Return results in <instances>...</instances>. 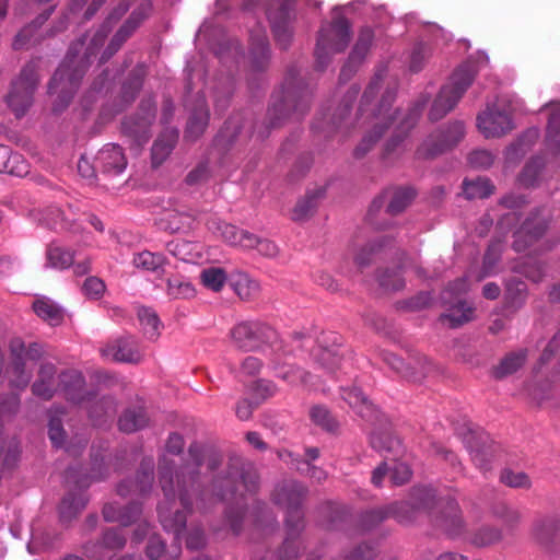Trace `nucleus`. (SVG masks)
I'll use <instances>...</instances> for the list:
<instances>
[{
  "label": "nucleus",
  "instance_id": "obj_37",
  "mask_svg": "<svg viewBox=\"0 0 560 560\" xmlns=\"http://www.w3.org/2000/svg\"><path fill=\"white\" fill-rule=\"evenodd\" d=\"M494 186L488 178L477 177L463 182V192L467 199H482L493 194Z\"/></svg>",
  "mask_w": 560,
  "mask_h": 560
},
{
  "label": "nucleus",
  "instance_id": "obj_36",
  "mask_svg": "<svg viewBox=\"0 0 560 560\" xmlns=\"http://www.w3.org/2000/svg\"><path fill=\"white\" fill-rule=\"evenodd\" d=\"M384 246L383 236L377 237L375 241L368 242L354 255V262L359 268H365L376 261L381 256Z\"/></svg>",
  "mask_w": 560,
  "mask_h": 560
},
{
  "label": "nucleus",
  "instance_id": "obj_29",
  "mask_svg": "<svg viewBox=\"0 0 560 560\" xmlns=\"http://www.w3.org/2000/svg\"><path fill=\"white\" fill-rule=\"evenodd\" d=\"M33 310L38 317L50 326H58L63 322V310L50 299L40 298L35 300Z\"/></svg>",
  "mask_w": 560,
  "mask_h": 560
},
{
  "label": "nucleus",
  "instance_id": "obj_44",
  "mask_svg": "<svg viewBox=\"0 0 560 560\" xmlns=\"http://www.w3.org/2000/svg\"><path fill=\"white\" fill-rule=\"evenodd\" d=\"M385 222V198L383 195L375 197L370 203L365 223L373 230L382 231Z\"/></svg>",
  "mask_w": 560,
  "mask_h": 560
},
{
  "label": "nucleus",
  "instance_id": "obj_23",
  "mask_svg": "<svg viewBox=\"0 0 560 560\" xmlns=\"http://www.w3.org/2000/svg\"><path fill=\"white\" fill-rule=\"evenodd\" d=\"M339 340L340 337L332 334L330 337L325 338L323 340V342L331 341V348L320 343L313 352L315 362L330 374H334L336 372V370L340 366L342 361V354L337 348Z\"/></svg>",
  "mask_w": 560,
  "mask_h": 560
},
{
  "label": "nucleus",
  "instance_id": "obj_50",
  "mask_svg": "<svg viewBox=\"0 0 560 560\" xmlns=\"http://www.w3.org/2000/svg\"><path fill=\"white\" fill-rule=\"evenodd\" d=\"M52 12V8L45 11L43 14H40L33 23L32 25H28L21 30L14 37V40L12 43V46L15 50L26 48L28 44L31 43V39L33 37V32L35 28L39 27Z\"/></svg>",
  "mask_w": 560,
  "mask_h": 560
},
{
  "label": "nucleus",
  "instance_id": "obj_46",
  "mask_svg": "<svg viewBox=\"0 0 560 560\" xmlns=\"http://www.w3.org/2000/svg\"><path fill=\"white\" fill-rule=\"evenodd\" d=\"M234 292L242 300H250L259 292V283L246 273L237 275L231 283Z\"/></svg>",
  "mask_w": 560,
  "mask_h": 560
},
{
  "label": "nucleus",
  "instance_id": "obj_59",
  "mask_svg": "<svg viewBox=\"0 0 560 560\" xmlns=\"http://www.w3.org/2000/svg\"><path fill=\"white\" fill-rule=\"evenodd\" d=\"M4 173L22 177L28 173V164L21 154L11 151L8 170Z\"/></svg>",
  "mask_w": 560,
  "mask_h": 560
},
{
  "label": "nucleus",
  "instance_id": "obj_41",
  "mask_svg": "<svg viewBox=\"0 0 560 560\" xmlns=\"http://www.w3.org/2000/svg\"><path fill=\"white\" fill-rule=\"evenodd\" d=\"M119 429L131 433L144 428L148 424V416L143 408L127 410L119 419Z\"/></svg>",
  "mask_w": 560,
  "mask_h": 560
},
{
  "label": "nucleus",
  "instance_id": "obj_39",
  "mask_svg": "<svg viewBox=\"0 0 560 560\" xmlns=\"http://www.w3.org/2000/svg\"><path fill=\"white\" fill-rule=\"evenodd\" d=\"M208 109L206 108L203 101H200L198 107L189 117L186 129V137L190 138L191 140L200 137L208 125Z\"/></svg>",
  "mask_w": 560,
  "mask_h": 560
},
{
  "label": "nucleus",
  "instance_id": "obj_42",
  "mask_svg": "<svg viewBox=\"0 0 560 560\" xmlns=\"http://www.w3.org/2000/svg\"><path fill=\"white\" fill-rule=\"evenodd\" d=\"M546 147L560 159V110L550 114L546 133Z\"/></svg>",
  "mask_w": 560,
  "mask_h": 560
},
{
  "label": "nucleus",
  "instance_id": "obj_54",
  "mask_svg": "<svg viewBox=\"0 0 560 560\" xmlns=\"http://www.w3.org/2000/svg\"><path fill=\"white\" fill-rule=\"evenodd\" d=\"M195 293V288L189 281L177 277L167 280V294L172 299H190Z\"/></svg>",
  "mask_w": 560,
  "mask_h": 560
},
{
  "label": "nucleus",
  "instance_id": "obj_47",
  "mask_svg": "<svg viewBox=\"0 0 560 560\" xmlns=\"http://www.w3.org/2000/svg\"><path fill=\"white\" fill-rule=\"evenodd\" d=\"M226 272L220 267H208L202 269L200 272V281L202 285L213 292L221 291L226 283Z\"/></svg>",
  "mask_w": 560,
  "mask_h": 560
},
{
  "label": "nucleus",
  "instance_id": "obj_5",
  "mask_svg": "<svg viewBox=\"0 0 560 560\" xmlns=\"http://www.w3.org/2000/svg\"><path fill=\"white\" fill-rule=\"evenodd\" d=\"M476 73V67L470 62L460 65L453 72L448 83L442 86L440 93L431 106L429 113L430 120L438 121L442 119L456 106L458 101L475 80Z\"/></svg>",
  "mask_w": 560,
  "mask_h": 560
},
{
  "label": "nucleus",
  "instance_id": "obj_32",
  "mask_svg": "<svg viewBox=\"0 0 560 560\" xmlns=\"http://www.w3.org/2000/svg\"><path fill=\"white\" fill-rule=\"evenodd\" d=\"M416 190L411 186H397L390 191V200L387 203V213L398 214L405 211L416 198Z\"/></svg>",
  "mask_w": 560,
  "mask_h": 560
},
{
  "label": "nucleus",
  "instance_id": "obj_20",
  "mask_svg": "<svg viewBox=\"0 0 560 560\" xmlns=\"http://www.w3.org/2000/svg\"><path fill=\"white\" fill-rule=\"evenodd\" d=\"M101 354L106 360L125 363H138L142 358L135 339L131 337L109 342L101 349Z\"/></svg>",
  "mask_w": 560,
  "mask_h": 560
},
{
  "label": "nucleus",
  "instance_id": "obj_19",
  "mask_svg": "<svg viewBox=\"0 0 560 560\" xmlns=\"http://www.w3.org/2000/svg\"><path fill=\"white\" fill-rule=\"evenodd\" d=\"M197 222V212L182 207L166 210L160 218V228L171 233H187Z\"/></svg>",
  "mask_w": 560,
  "mask_h": 560
},
{
  "label": "nucleus",
  "instance_id": "obj_13",
  "mask_svg": "<svg viewBox=\"0 0 560 560\" xmlns=\"http://www.w3.org/2000/svg\"><path fill=\"white\" fill-rule=\"evenodd\" d=\"M341 398L368 424L375 425L381 421V409L359 387H341Z\"/></svg>",
  "mask_w": 560,
  "mask_h": 560
},
{
  "label": "nucleus",
  "instance_id": "obj_34",
  "mask_svg": "<svg viewBox=\"0 0 560 560\" xmlns=\"http://www.w3.org/2000/svg\"><path fill=\"white\" fill-rule=\"evenodd\" d=\"M492 515L500 520L508 529L516 528L523 520L522 512L504 501L495 502L491 508Z\"/></svg>",
  "mask_w": 560,
  "mask_h": 560
},
{
  "label": "nucleus",
  "instance_id": "obj_64",
  "mask_svg": "<svg viewBox=\"0 0 560 560\" xmlns=\"http://www.w3.org/2000/svg\"><path fill=\"white\" fill-rule=\"evenodd\" d=\"M500 258V244L492 243L489 245L483 257V269L487 275L491 273L495 264Z\"/></svg>",
  "mask_w": 560,
  "mask_h": 560
},
{
  "label": "nucleus",
  "instance_id": "obj_35",
  "mask_svg": "<svg viewBox=\"0 0 560 560\" xmlns=\"http://www.w3.org/2000/svg\"><path fill=\"white\" fill-rule=\"evenodd\" d=\"M469 448L475 465L485 471L490 469V464L495 456L494 443H488L486 440H482L470 445Z\"/></svg>",
  "mask_w": 560,
  "mask_h": 560
},
{
  "label": "nucleus",
  "instance_id": "obj_14",
  "mask_svg": "<svg viewBox=\"0 0 560 560\" xmlns=\"http://www.w3.org/2000/svg\"><path fill=\"white\" fill-rule=\"evenodd\" d=\"M477 127L486 138L502 137L513 129L510 114L505 109H499L495 105L477 117Z\"/></svg>",
  "mask_w": 560,
  "mask_h": 560
},
{
  "label": "nucleus",
  "instance_id": "obj_3",
  "mask_svg": "<svg viewBox=\"0 0 560 560\" xmlns=\"http://www.w3.org/2000/svg\"><path fill=\"white\" fill-rule=\"evenodd\" d=\"M410 504L415 510L429 513L432 524L451 538H457L465 530V523L458 503L453 499H439L434 489L429 487L413 488Z\"/></svg>",
  "mask_w": 560,
  "mask_h": 560
},
{
  "label": "nucleus",
  "instance_id": "obj_24",
  "mask_svg": "<svg viewBox=\"0 0 560 560\" xmlns=\"http://www.w3.org/2000/svg\"><path fill=\"white\" fill-rule=\"evenodd\" d=\"M446 313L441 314L440 322L447 324L451 328H457L474 318V308L463 299H451Z\"/></svg>",
  "mask_w": 560,
  "mask_h": 560
},
{
  "label": "nucleus",
  "instance_id": "obj_26",
  "mask_svg": "<svg viewBox=\"0 0 560 560\" xmlns=\"http://www.w3.org/2000/svg\"><path fill=\"white\" fill-rule=\"evenodd\" d=\"M153 483V463L150 460L143 463L140 471L137 476V481L122 482L118 486V493L121 497H126L130 492H138L139 494H145L151 490Z\"/></svg>",
  "mask_w": 560,
  "mask_h": 560
},
{
  "label": "nucleus",
  "instance_id": "obj_11",
  "mask_svg": "<svg viewBox=\"0 0 560 560\" xmlns=\"http://www.w3.org/2000/svg\"><path fill=\"white\" fill-rule=\"evenodd\" d=\"M272 330L258 322H243L235 325L230 332L234 348L241 351H256L269 339Z\"/></svg>",
  "mask_w": 560,
  "mask_h": 560
},
{
  "label": "nucleus",
  "instance_id": "obj_51",
  "mask_svg": "<svg viewBox=\"0 0 560 560\" xmlns=\"http://www.w3.org/2000/svg\"><path fill=\"white\" fill-rule=\"evenodd\" d=\"M138 318L144 335L150 339L156 338L161 325L156 313L151 308L140 307L138 310Z\"/></svg>",
  "mask_w": 560,
  "mask_h": 560
},
{
  "label": "nucleus",
  "instance_id": "obj_33",
  "mask_svg": "<svg viewBox=\"0 0 560 560\" xmlns=\"http://www.w3.org/2000/svg\"><path fill=\"white\" fill-rule=\"evenodd\" d=\"M503 534L501 528L482 525L472 530L468 537V542L478 548L489 547L502 540Z\"/></svg>",
  "mask_w": 560,
  "mask_h": 560
},
{
  "label": "nucleus",
  "instance_id": "obj_22",
  "mask_svg": "<svg viewBox=\"0 0 560 560\" xmlns=\"http://www.w3.org/2000/svg\"><path fill=\"white\" fill-rule=\"evenodd\" d=\"M95 163L103 173L118 175L125 171L127 159L119 145L109 143L98 151Z\"/></svg>",
  "mask_w": 560,
  "mask_h": 560
},
{
  "label": "nucleus",
  "instance_id": "obj_56",
  "mask_svg": "<svg viewBox=\"0 0 560 560\" xmlns=\"http://www.w3.org/2000/svg\"><path fill=\"white\" fill-rule=\"evenodd\" d=\"M430 55L431 50L428 45L417 43L410 54L409 70L415 73L420 72L424 68Z\"/></svg>",
  "mask_w": 560,
  "mask_h": 560
},
{
  "label": "nucleus",
  "instance_id": "obj_61",
  "mask_svg": "<svg viewBox=\"0 0 560 560\" xmlns=\"http://www.w3.org/2000/svg\"><path fill=\"white\" fill-rule=\"evenodd\" d=\"M82 291L88 298L98 299L105 291V284L97 277H89L82 285Z\"/></svg>",
  "mask_w": 560,
  "mask_h": 560
},
{
  "label": "nucleus",
  "instance_id": "obj_49",
  "mask_svg": "<svg viewBox=\"0 0 560 560\" xmlns=\"http://www.w3.org/2000/svg\"><path fill=\"white\" fill-rule=\"evenodd\" d=\"M387 365L402 377L412 382H421L425 376L423 371H417L410 363H406L401 358L395 354H387Z\"/></svg>",
  "mask_w": 560,
  "mask_h": 560
},
{
  "label": "nucleus",
  "instance_id": "obj_58",
  "mask_svg": "<svg viewBox=\"0 0 560 560\" xmlns=\"http://www.w3.org/2000/svg\"><path fill=\"white\" fill-rule=\"evenodd\" d=\"M468 289L467 280L458 278L442 292L441 301L443 304L451 303V299H460L459 295Z\"/></svg>",
  "mask_w": 560,
  "mask_h": 560
},
{
  "label": "nucleus",
  "instance_id": "obj_2",
  "mask_svg": "<svg viewBox=\"0 0 560 560\" xmlns=\"http://www.w3.org/2000/svg\"><path fill=\"white\" fill-rule=\"evenodd\" d=\"M160 483L164 493V501L158 506L160 522L178 540L186 526L187 512L191 511V497L198 491L197 476L186 469L180 475L174 474L173 466L164 456L160 467Z\"/></svg>",
  "mask_w": 560,
  "mask_h": 560
},
{
  "label": "nucleus",
  "instance_id": "obj_21",
  "mask_svg": "<svg viewBox=\"0 0 560 560\" xmlns=\"http://www.w3.org/2000/svg\"><path fill=\"white\" fill-rule=\"evenodd\" d=\"M208 228L213 233L219 234L226 243L233 246H240L247 249L255 247V244L257 243L256 235L219 220L209 222Z\"/></svg>",
  "mask_w": 560,
  "mask_h": 560
},
{
  "label": "nucleus",
  "instance_id": "obj_7",
  "mask_svg": "<svg viewBox=\"0 0 560 560\" xmlns=\"http://www.w3.org/2000/svg\"><path fill=\"white\" fill-rule=\"evenodd\" d=\"M10 383L13 387L25 388L31 380V372L26 370V363L37 360L40 355V349L36 343L26 348L23 340L14 338L10 342Z\"/></svg>",
  "mask_w": 560,
  "mask_h": 560
},
{
  "label": "nucleus",
  "instance_id": "obj_1",
  "mask_svg": "<svg viewBox=\"0 0 560 560\" xmlns=\"http://www.w3.org/2000/svg\"><path fill=\"white\" fill-rule=\"evenodd\" d=\"M127 10L128 5H124L118 14L114 12L100 28L86 32L71 44L63 62L55 72L48 86L49 93L57 94L60 101V105L56 104L54 110L59 112L69 104L92 58L97 55L110 32L113 20L117 21Z\"/></svg>",
  "mask_w": 560,
  "mask_h": 560
},
{
  "label": "nucleus",
  "instance_id": "obj_25",
  "mask_svg": "<svg viewBox=\"0 0 560 560\" xmlns=\"http://www.w3.org/2000/svg\"><path fill=\"white\" fill-rule=\"evenodd\" d=\"M155 112L152 106L144 110V115L138 119L128 118L122 122L124 132L135 137L138 144L148 142L150 138L149 128L154 120Z\"/></svg>",
  "mask_w": 560,
  "mask_h": 560
},
{
  "label": "nucleus",
  "instance_id": "obj_43",
  "mask_svg": "<svg viewBox=\"0 0 560 560\" xmlns=\"http://www.w3.org/2000/svg\"><path fill=\"white\" fill-rule=\"evenodd\" d=\"M132 264L144 271L156 272L165 264V257L159 253L143 250L133 255Z\"/></svg>",
  "mask_w": 560,
  "mask_h": 560
},
{
  "label": "nucleus",
  "instance_id": "obj_52",
  "mask_svg": "<svg viewBox=\"0 0 560 560\" xmlns=\"http://www.w3.org/2000/svg\"><path fill=\"white\" fill-rule=\"evenodd\" d=\"M310 416L316 425L326 431L335 432L339 427L338 421L324 406H314L310 411Z\"/></svg>",
  "mask_w": 560,
  "mask_h": 560
},
{
  "label": "nucleus",
  "instance_id": "obj_40",
  "mask_svg": "<svg viewBox=\"0 0 560 560\" xmlns=\"http://www.w3.org/2000/svg\"><path fill=\"white\" fill-rule=\"evenodd\" d=\"M47 266L55 269H67L73 264V253L56 244L46 250Z\"/></svg>",
  "mask_w": 560,
  "mask_h": 560
},
{
  "label": "nucleus",
  "instance_id": "obj_16",
  "mask_svg": "<svg viewBox=\"0 0 560 560\" xmlns=\"http://www.w3.org/2000/svg\"><path fill=\"white\" fill-rule=\"evenodd\" d=\"M237 485H242L247 491H254L257 485V476L254 472H244L234 469L225 477H219L213 482V491L220 500L232 498L237 490Z\"/></svg>",
  "mask_w": 560,
  "mask_h": 560
},
{
  "label": "nucleus",
  "instance_id": "obj_10",
  "mask_svg": "<svg viewBox=\"0 0 560 560\" xmlns=\"http://www.w3.org/2000/svg\"><path fill=\"white\" fill-rule=\"evenodd\" d=\"M532 539L550 556L560 553V517L553 514H539L530 525Z\"/></svg>",
  "mask_w": 560,
  "mask_h": 560
},
{
  "label": "nucleus",
  "instance_id": "obj_31",
  "mask_svg": "<svg viewBox=\"0 0 560 560\" xmlns=\"http://www.w3.org/2000/svg\"><path fill=\"white\" fill-rule=\"evenodd\" d=\"M275 375L291 386L303 385L311 388H318L311 375L293 365L272 366Z\"/></svg>",
  "mask_w": 560,
  "mask_h": 560
},
{
  "label": "nucleus",
  "instance_id": "obj_4",
  "mask_svg": "<svg viewBox=\"0 0 560 560\" xmlns=\"http://www.w3.org/2000/svg\"><path fill=\"white\" fill-rule=\"evenodd\" d=\"M83 386L84 378L80 372L70 370L57 375L52 363L43 362L32 385V393L40 399L49 400L60 390L67 400L80 404L83 400Z\"/></svg>",
  "mask_w": 560,
  "mask_h": 560
},
{
  "label": "nucleus",
  "instance_id": "obj_8",
  "mask_svg": "<svg viewBox=\"0 0 560 560\" xmlns=\"http://www.w3.org/2000/svg\"><path fill=\"white\" fill-rule=\"evenodd\" d=\"M38 82L36 66L26 65L13 82L8 95V104L16 117H22L33 103V94Z\"/></svg>",
  "mask_w": 560,
  "mask_h": 560
},
{
  "label": "nucleus",
  "instance_id": "obj_17",
  "mask_svg": "<svg viewBox=\"0 0 560 560\" xmlns=\"http://www.w3.org/2000/svg\"><path fill=\"white\" fill-rule=\"evenodd\" d=\"M547 221L540 213H534L527 218L514 234L513 248L524 252L536 243L545 233Z\"/></svg>",
  "mask_w": 560,
  "mask_h": 560
},
{
  "label": "nucleus",
  "instance_id": "obj_18",
  "mask_svg": "<svg viewBox=\"0 0 560 560\" xmlns=\"http://www.w3.org/2000/svg\"><path fill=\"white\" fill-rule=\"evenodd\" d=\"M149 12L150 5H143L131 13L129 19L121 25V27L112 38L106 49L103 51L101 56L102 62L107 61L114 54H116L121 45L131 36V34L137 30L141 22L148 16Z\"/></svg>",
  "mask_w": 560,
  "mask_h": 560
},
{
  "label": "nucleus",
  "instance_id": "obj_48",
  "mask_svg": "<svg viewBox=\"0 0 560 560\" xmlns=\"http://www.w3.org/2000/svg\"><path fill=\"white\" fill-rule=\"evenodd\" d=\"M322 196V192L307 194L304 198L300 199L292 210L293 221H305L307 220L317 208V199Z\"/></svg>",
  "mask_w": 560,
  "mask_h": 560
},
{
  "label": "nucleus",
  "instance_id": "obj_53",
  "mask_svg": "<svg viewBox=\"0 0 560 560\" xmlns=\"http://www.w3.org/2000/svg\"><path fill=\"white\" fill-rule=\"evenodd\" d=\"M544 165H545V160L540 156H536V158H533L532 160H529L525 164L522 173L520 174L518 179H520L521 184L526 187L534 186L538 179V176H539L540 171L542 170Z\"/></svg>",
  "mask_w": 560,
  "mask_h": 560
},
{
  "label": "nucleus",
  "instance_id": "obj_30",
  "mask_svg": "<svg viewBox=\"0 0 560 560\" xmlns=\"http://www.w3.org/2000/svg\"><path fill=\"white\" fill-rule=\"evenodd\" d=\"M527 358V350L520 349L508 353L498 365L492 370V374L495 378H504L516 371H518L525 363Z\"/></svg>",
  "mask_w": 560,
  "mask_h": 560
},
{
  "label": "nucleus",
  "instance_id": "obj_62",
  "mask_svg": "<svg viewBox=\"0 0 560 560\" xmlns=\"http://www.w3.org/2000/svg\"><path fill=\"white\" fill-rule=\"evenodd\" d=\"M468 162L476 168H488L493 164V155L487 150H475L468 155Z\"/></svg>",
  "mask_w": 560,
  "mask_h": 560
},
{
  "label": "nucleus",
  "instance_id": "obj_12",
  "mask_svg": "<svg viewBox=\"0 0 560 560\" xmlns=\"http://www.w3.org/2000/svg\"><path fill=\"white\" fill-rule=\"evenodd\" d=\"M304 493V488L295 481H289L278 486L273 493L275 502L287 509L288 525H292L296 528L302 518L299 508Z\"/></svg>",
  "mask_w": 560,
  "mask_h": 560
},
{
  "label": "nucleus",
  "instance_id": "obj_57",
  "mask_svg": "<svg viewBox=\"0 0 560 560\" xmlns=\"http://www.w3.org/2000/svg\"><path fill=\"white\" fill-rule=\"evenodd\" d=\"M384 131L385 129L383 125L375 126V128L372 131H370L363 137V139L354 150V155L357 158H362L368 152H370L371 149L375 145V143L382 139Z\"/></svg>",
  "mask_w": 560,
  "mask_h": 560
},
{
  "label": "nucleus",
  "instance_id": "obj_9",
  "mask_svg": "<svg viewBox=\"0 0 560 560\" xmlns=\"http://www.w3.org/2000/svg\"><path fill=\"white\" fill-rule=\"evenodd\" d=\"M465 135V127L462 121H454L445 130L431 133L417 149L416 155L419 159H434L438 155L455 147Z\"/></svg>",
  "mask_w": 560,
  "mask_h": 560
},
{
  "label": "nucleus",
  "instance_id": "obj_28",
  "mask_svg": "<svg viewBox=\"0 0 560 560\" xmlns=\"http://www.w3.org/2000/svg\"><path fill=\"white\" fill-rule=\"evenodd\" d=\"M140 513L141 509L136 503H132L125 509H121L116 503H108L103 509V515L107 522H117L124 526H128L133 523Z\"/></svg>",
  "mask_w": 560,
  "mask_h": 560
},
{
  "label": "nucleus",
  "instance_id": "obj_63",
  "mask_svg": "<svg viewBox=\"0 0 560 560\" xmlns=\"http://www.w3.org/2000/svg\"><path fill=\"white\" fill-rule=\"evenodd\" d=\"M48 435L51 441V443L56 447H61L65 444V431L61 425V422L56 419L51 418L48 425Z\"/></svg>",
  "mask_w": 560,
  "mask_h": 560
},
{
  "label": "nucleus",
  "instance_id": "obj_55",
  "mask_svg": "<svg viewBox=\"0 0 560 560\" xmlns=\"http://www.w3.org/2000/svg\"><path fill=\"white\" fill-rule=\"evenodd\" d=\"M500 480L510 488L529 489L532 487V481L527 474L510 468L502 470Z\"/></svg>",
  "mask_w": 560,
  "mask_h": 560
},
{
  "label": "nucleus",
  "instance_id": "obj_45",
  "mask_svg": "<svg viewBox=\"0 0 560 560\" xmlns=\"http://www.w3.org/2000/svg\"><path fill=\"white\" fill-rule=\"evenodd\" d=\"M86 500L82 494H68L60 503L59 512L62 522H70L85 506Z\"/></svg>",
  "mask_w": 560,
  "mask_h": 560
},
{
  "label": "nucleus",
  "instance_id": "obj_60",
  "mask_svg": "<svg viewBox=\"0 0 560 560\" xmlns=\"http://www.w3.org/2000/svg\"><path fill=\"white\" fill-rule=\"evenodd\" d=\"M521 272L529 280L539 282L545 275L544 268L540 262L528 259L521 265Z\"/></svg>",
  "mask_w": 560,
  "mask_h": 560
},
{
  "label": "nucleus",
  "instance_id": "obj_38",
  "mask_svg": "<svg viewBox=\"0 0 560 560\" xmlns=\"http://www.w3.org/2000/svg\"><path fill=\"white\" fill-rule=\"evenodd\" d=\"M272 32L277 42L287 47L292 37V23L285 11H281L278 15L270 16Z\"/></svg>",
  "mask_w": 560,
  "mask_h": 560
},
{
  "label": "nucleus",
  "instance_id": "obj_27",
  "mask_svg": "<svg viewBox=\"0 0 560 560\" xmlns=\"http://www.w3.org/2000/svg\"><path fill=\"white\" fill-rule=\"evenodd\" d=\"M177 131L170 129L161 133L154 141L151 150L152 165L154 167L160 166L168 158L177 142Z\"/></svg>",
  "mask_w": 560,
  "mask_h": 560
},
{
  "label": "nucleus",
  "instance_id": "obj_15",
  "mask_svg": "<svg viewBox=\"0 0 560 560\" xmlns=\"http://www.w3.org/2000/svg\"><path fill=\"white\" fill-rule=\"evenodd\" d=\"M393 453V466L387 464V475L392 482L396 486H401L408 482L412 476L407 460H404L405 450L402 447L401 440L397 435L387 433V454Z\"/></svg>",
  "mask_w": 560,
  "mask_h": 560
},
{
  "label": "nucleus",
  "instance_id": "obj_6",
  "mask_svg": "<svg viewBox=\"0 0 560 560\" xmlns=\"http://www.w3.org/2000/svg\"><path fill=\"white\" fill-rule=\"evenodd\" d=\"M351 38L347 19L339 16L331 24L324 26L318 35L315 57L317 67L323 70L330 56L343 51Z\"/></svg>",
  "mask_w": 560,
  "mask_h": 560
}]
</instances>
